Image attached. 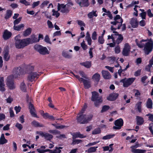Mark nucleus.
<instances>
[{
    "mask_svg": "<svg viewBox=\"0 0 153 153\" xmlns=\"http://www.w3.org/2000/svg\"><path fill=\"white\" fill-rule=\"evenodd\" d=\"M17 67L15 68L14 70H15V74L16 75H20L25 74H30L34 71V66L30 65H26L23 67Z\"/></svg>",
    "mask_w": 153,
    "mask_h": 153,
    "instance_id": "f257e3e1",
    "label": "nucleus"
},
{
    "mask_svg": "<svg viewBox=\"0 0 153 153\" xmlns=\"http://www.w3.org/2000/svg\"><path fill=\"white\" fill-rule=\"evenodd\" d=\"M19 36H17L15 37V46L17 49L23 48L26 46L29 45L27 42L28 40L26 38L22 39H19Z\"/></svg>",
    "mask_w": 153,
    "mask_h": 153,
    "instance_id": "f03ea898",
    "label": "nucleus"
},
{
    "mask_svg": "<svg viewBox=\"0 0 153 153\" xmlns=\"http://www.w3.org/2000/svg\"><path fill=\"white\" fill-rule=\"evenodd\" d=\"M86 117V114H80L77 115L76 120L77 122L82 124L87 123L89 121L91 120L93 116L91 114L87 118Z\"/></svg>",
    "mask_w": 153,
    "mask_h": 153,
    "instance_id": "7ed1b4c3",
    "label": "nucleus"
},
{
    "mask_svg": "<svg viewBox=\"0 0 153 153\" xmlns=\"http://www.w3.org/2000/svg\"><path fill=\"white\" fill-rule=\"evenodd\" d=\"M153 49V41L150 39L146 43L143 49L145 54H149L152 51Z\"/></svg>",
    "mask_w": 153,
    "mask_h": 153,
    "instance_id": "20e7f679",
    "label": "nucleus"
},
{
    "mask_svg": "<svg viewBox=\"0 0 153 153\" xmlns=\"http://www.w3.org/2000/svg\"><path fill=\"white\" fill-rule=\"evenodd\" d=\"M6 84L8 88L10 90L16 88V86L14 83L13 76V75H10L7 77Z\"/></svg>",
    "mask_w": 153,
    "mask_h": 153,
    "instance_id": "39448f33",
    "label": "nucleus"
},
{
    "mask_svg": "<svg viewBox=\"0 0 153 153\" xmlns=\"http://www.w3.org/2000/svg\"><path fill=\"white\" fill-rule=\"evenodd\" d=\"M135 79L136 78L134 77H131L128 78H125L121 79L120 81V82L123 83V86L124 87L126 88L131 85L134 82Z\"/></svg>",
    "mask_w": 153,
    "mask_h": 153,
    "instance_id": "423d86ee",
    "label": "nucleus"
},
{
    "mask_svg": "<svg viewBox=\"0 0 153 153\" xmlns=\"http://www.w3.org/2000/svg\"><path fill=\"white\" fill-rule=\"evenodd\" d=\"M114 124L115 126L113 127V129L115 130H119L123 126V121L121 118L117 120L114 121Z\"/></svg>",
    "mask_w": 153,
    "mask_h": 153,
    "instance_id": "0eeeda50",
    "label": "nucleus"
},
{
    "mask_svg": "<svg viewBox=\"0 0 153 153\" xmlns=\"http://www.w3.org/2000/svg\"><path fill=\"white\" fill-rule=\"evenodd\" d=\"M36 150L39 153H44L48 152H49L50 153H60L61 152V150L58 149L57 147H55V149L54 150H52L50 149H36Z\"/></svg>",
    "mask_w": 153,
    "mask_h": 153,
    "instance_id": "6e6552de",
    "label": "nucleus"
},
{
    "mask_svg": "<svg viewBox=\"0 0 153 153\" xmlns=\"http://www.w3.org/2000/svg\"><path fill=\"white\" fill-rule=\"evenodd\" d=\"M36 134H39L42 137H44L45 139L47 140L50 141L53 137V136L52 135L46 132H44L42 131H37Z\"/></svg>",
    "mask_w": 153,
    "mask_h": 153,
    "instance_id": "1a4fd4ad",
    "label": "nucleus"
},
{
    "mask_svg": "<svg viewBox=\"0 0 153 153\" xmlns=\"http://www.w3.org/2000/svg\"><path fill=\"white\" fill-rule=\"evenodd\" d=\"M28 108L29 109L30 114L33 117L39 118V117L37 116L35 112L36 110L34 106L31 102H30L28 104Z\"/></svg>",
    "mask_w": 153,
    "mask_h": 153,
    "instance_id": "9d476101",
    "label": "nucleus"
},
{
    "mask_svg": "<svg viewBox=\"0 0 153 153\" xmlns=\"http://www.w3.org/2000/svg\"><path fill=\"white\" fill-rule=\"evenodd\" d=\"M130 47L128 43H126L122 51V54L124 56H127L129 55Z\"/></svg>",
    "mask_w": 153,
    "mask_h": 153,
    "instance_id": "9b49d317",
    "label": "nucleus"
},
{
    "mask_svg": "<svg viewBox=\"0 0 153 153\" xmlns=\"http://www.w3.org/2000/svg\"><path fill=\"white\" fill-rule=\"evenodd\" d=\"M40 75L36 72L31 73L28 75L27 79L29 81L32 82L34 80L35 78H38Z\"/></svg>",
    "mask_w": 153,
    "mask_h": 153,
    "instance_id": "f8f14e48",
    "label": "nucleus"
},
{
    "mask_svg": "<svg viewBox=\"0 0 153 153\" xmlns=\"http://www.w3.org/2000/svg\"><path fill=\"white\" fill-rule=\"evenodd\" d=\"M75 1L81 7H88L90 4L88 0H75Z\"/></svg>",
    "mask_w": 153,
    "mask_h": 153,
    "instance_id": "ddd939ff",
    "label": "nucleus"
},
{
    "mask_svg": "<svg viewBox=\"0 0 153 153\" xmlns=\"http://www.w3.org/2000/svg\"><path fill=\"white\" fill-rule=\"evenodd\" d=\"M113 33H114V35L118 36L116 40H115V43L118 45L123 41V36L122 34H119L117 31H114L113 32Z\"/></svg>",
    "mask_w": 153,
    "mask_h": 153,
    "instance_id": "4468645a",
    "label": "nucleus"
},
{
    "mask_svg": "<svg viewBox=\"0 0 153 153\" xmlns=\"http://www.w3.org/2000/svg\"><path fill=\"white\" fill-rule=\"evenodd\" d=\"M26 39L28 40V42H27L28 45L39 41V39H38L37 38L34 34L32 35L31 36V38H27Z\"/></svg>",
    "mask_w": 153,
    "mask_h": 153,
    "instance_id": "2eb2a0df",
    "label": "nucleus"
},
{
    "mask_svg": "<svg viewBox=\"0 0 153 153\" xmlns=\"http://www.w3.org/2000/svg\"><path fill=\"white\" fill-rule=\"evenodd\" d=\"M119 95L118 93L113 92L109 94L107 97V99L109 101H114L117 99Z\"/></svg>",
    "mask_w": 153,
    "mask_h": 153,
    "instance_id": "dca6fc26",
    "label": "nucleus"
},
{
    "mask_svg": "<svg viewBox=\"0 0 153 153\" xmlns=\"http://www.w3.org/2000/svg\"><path fill=\"white\" fill-rule=\"evenodd\" d=\"M137 147L136 145H134L131 146V152L133 153H145L146 150L143 149H134V148Z\"/></svg>",
    "mask_w": 153,
    "mask_h": 153,
    "instance_id": "f3484780",
    "label": "nucleus"
},
{
    "mask_svg": "<svg viewBox=\"0 0 153 153\" xmlns=\"http://www.w3.org/2000/svg\"><path fill=\"white\" fill-rule=\"evenodd\" d=\"M11 33L7 30L4 31L3 34V37L4 40H7L9 39L11 36Z\"/></svg>",
    "mask_w": 153,
    "mask_h": 153,
    "instance_id": "a211bd4d",
    "label": "nucleus"
},
{
    "mask_svg": "<svg viewBox=\"0 0 153 153\" xmlns=\"http://www.w3.org/2000/svg\"><path fill=\"white\" fill-rule=\"evenodd\" d=\"M130 24L133 28L137 27L138 25V22L137 19L135 18H132L130 21Z\"/></svg>",
    "mask_w": 153,
    "mask_h": 153,
    "instance_id": "6ab92c4d",
    "label": "nucleus"
},
{
    "mask_svg": "<svg viewBox=\"0 0 153 153\" xmlns=\"http://www.w3.org/2000/svg\"><path fill=\"white\" fill-rule=\"evenodd\" d=\"M102 73L103 78L105 79H108L111 78V75L110 73L107 71L102 70Z\"/></svg>",
    "mask_w": 153,
    "mask_h": 153,
    "instance_id": "aec40b11",
    "label": "nucleus"
},
{
    "mask_svg": "<svg viewBox=\"0 0 153 153\" xmlns=\"http://www.w3.org/2000/svg\"><path fill=\"white\" fill-rule=\"evenodd\" d=\"M5 85L4 83V78L3 77L0 78V91L3 92L5 90Z\"/></svg>",
    "mask_w": 153,
    "mask_h": 153,
    "instance_id": "412c9836",
    "label": "nucleus"
},
{
    "mask_svg": "<svg viewBox=\"0 0 153 153\" xmlns=\"http://www.w3.org/2000/svg\"><path fill=\"white\" fill-rule=\"evenodd\" d=\"M3 53L4 59L6 61H8L10 58L9 50L7 49H5L3 51Z\"/></svg>",
    "mask_w": 153,
    "mask_h": 153,
    "instance_id": "4be33fe9",
    "label": "nucleus"
},
{
    "mask_svg": "<svg viewBox=\"0 0 153 153\" xmlns=\"http://www.w3.org/2000/svg\"><path fill=\"white\" fill-rule=\"evenodd\" d=\"M82 82L83 83L85 88L88 89L91 87V83L90 81L83 79Z\"/></svg>",
    "mask_w": 153,
    "mask_h": 153,
    "instance_id": "5701e85b",
    "label": "nucleus"
},
{
    "mask_svg": "<svg viewBox=\"0 0 153 153\" xmlns=\"http://www.w3.org/2000/svg\"><path fill=\"white\" fill-rule=\"evenodd\" d=\"M92 78L95 83L97 84L100 79V75L98 73H95L92 76Z\"/></svg>",
    "mask_w": 153,
    "mask_h": 153,
    "instance_id": "b1692460",
    "label": "nucleus"
},
{
    "mask_svg": "<svg viewBox=\"0 0 153 153\" xmlns=\"http://www.w3.org/2000/svg\"><path fill=\"white\" fill-rule=\"evenodd\" d=\"M146 40L142 39L140 40V42H139L137 39H136L135 40V42L137 45L138 46V47L140 48H142L143 47H144L145 45L144 44V43H142V42H146Z\"/></svg>",
    "mask_w": 153,
    "mask_h": 153,
    "instance_id": "393cba45",
    "label": "nucleus"
},
{
    "mask_svg": "<svg viewBox=\"0 0 153 153\" xmlns=\"http://www.w3.org/2000/svg\"><path fill=\"white\" fill-rule=\"evenodd\" d=\"M39 52L40 54L43 55L49 53V52L47 48L43 46H42Z\"/></svg>",
    "mask_w": 153,
    "mask_h": 153,
    "instance_id": "a878e982",
    "label": "nucleus"
},
{
    "mask_svg": "<svg viewBox=\"0 0 153 153\" xmlns=\"http://www.w3.org/2000/svg\"><path fill=\"white\" fill-rule=\"evenodd\" d=\"M97 12V10H93L92 11L89 13L87 15L88 18L91 19L93 18L94 16L97 17L98 16Z\"/></svg>",
    "mask_w": 153,
    "mask_h": 153,
    "instance_id": "bb28decb",
    "label": "nucleus"
},
{
    "mask_svg": "<svg viewBox=\"0 0 153 153\" xmlns=\"http://www.w3.org/2000/svg\"><path fill=\"white\" fill-rule=\"evenodd\" d=\"M92 96L91 98V100L93 101H94L97 100L99 98V93L96 91H93L92 92Z\"/></svg>",
    "mask_w": 153,
    "mask_h": 153,
    "instance_id": "cd10ccee",
    "label": "nucleus"
},
{
    "mask_svg": "<svg viewBox=\"0 0 153 153\" xmlns=\"http://www.w3.org/2000/svg\"><path fill=\"white\" fill-rule=\"evenodd\" d=\"M31 125L35 127H43L44 126L43 125L40 123L39 122L35 120H33L31 123Z\"/></svg>",
    "mask_w": 153,
    "mask_h": 153,
    "instance_id": "c85d7f7f",
    "label": "nucleus"
},
{
    "mask_svg": "<svg viewBox=\"0 0 153 153\" xmlns=\"http://www.w3.org/2000/svg\"><path fill=\"white\" fill-rule=\"evenodd\" d=\"M137 124L138 125H141L144 122L143 118L139 116H136Z\"/></svg>",
    "mask_w": 153,
    "mask_h": 153,
    "instance_id": "c756f323",
    "label": "nucleus"
},
{
    "mask_svg": "<svg viewBox=\"0 0 153 153\" xmlns=\"http://www.w3.org/2000/svg\"><path fill=\"white\" fill-rule=\"evenodd\" d=\"M7 141L8 140L5 138L4 134H2L0 138V144H4L7 143Z\"/></svg>",
    "mask_w": 153,
    "mask_h": 153,
    "instance_id": "7c9ffc66",
    "label": "nucleus"
},
{
    "mask_svg": "<svg viewBox=\"0 0 153 153\" xmlns=\"http://www.w3.org/2000/svg\"><path fill=\"white\" fill-rule=\"evenodd\" d=\"M25 25L23 24H21L19 25H14L13 29L15 30L19 31L23 30Z\"/></svg>",
    "mask_w": 153,
    "mask_h": 153,
    "instance_id": "2f4dec72",
    "label": "nucleus"
},
{
    "mask_svg": "<svg viewBox=\"0 0 153 153\" xmlns=\"http://www.w3.org/2000/svg\"><path fill=\"white\" fill-rule=\"evenodd\" d=\"M153 103L151 99L149 98L146 103V107L149 109H152V108Z\"/></svg>",
    "mask_w": 153,
    "mask_h": 153,
    "instance_id": "473e14b6",
    "label": "nucleus"
},
{
    "mask_svg": "<svg viewBox=\"0 0 153 153\" xmlns=\"http://www.w3.org/2000/svg\"><path fill=\"white\" fill-rule=\"evenodd\" d=\"M32 31V29L31 28H28L25 30L23 32V36L25 37H26L30 35Z\"/></svg>",
    "mask_w": 153,
    "mask_h": 153,
    "instance_id": "72a5a7b5",
    "label": "nucleus"
},
{
    "mask_svg": "<svg viewBox=\"0 0 153 153\" xmlns=\"http://www.w3.org/2000/svg\"><path fill=\"white\" fill-rule=\"evenodd\" d=\"M80 64L87 68H89L91 65V62L90 61H86L85 62H81L80 63Z\"/></svg>",
    "mask_w": 153,
    "mask_h": 153,
    "instance_id": "f704fd0d",
    "label": "nucleus"
},
{
    "mask_svg": "<svg viewBox=\"0 0 153 153\" xmlns=\"http://www.w3.org/2000/svg\"><path fill=\"white\" fill-rule=\"evenodd\" d=\"M12 12L10 10H7L6 11V13L4 17V18L7 19L10 18L12 15Z\"/></svg>",
    "mask_w": 153,
    "mask_h": 153,
    "instance_id": "c9c22d12",
    "label": "nucleus"
},
{
    "mask_svg": "<svg viewBox=\"0 0 153 153\" xmlns=\"http://www.w3.org/2000/svg\"><path fill=\"white\" fill-rule=\"evenodd\" d=\"M20 88L23 92H26L27 91L25 83L24 82H21L20 85Z\"/></svg>",
    "mask_w": 153,
    "mask_h": 153,
    "instance_id": "e433bc0d",
    "label": "nucleus"
},
{
    "mask_svg": "<svg viewBox=\"0 0 153 153\" xmlns=\"http://www.w3.org/2000/svg\"><path fill=\"white\" fill-rule=\"evenodd\" d=\"M102 101V100L101 97H100L98 100L94 101L95 106L96 107H98Z\"/></svg>",
    "mask_w": 153,
    "mask_h": 153,
    "instance_id": "4c0bfd02",
    "label": "nucleus"
},
{
    "mask_svg": "<svg viewBox=\"0 0 153 153\" xmlns=\"http://www.w3.org/2000/svg\"><path fill=\"white\" fill-rule=\"evenodd\" d=\"M98 148V146H94L89 148L87 150L85 151L88 153L93 152L96 151V149Z\"/></svg>",
    "mask_w": 153,
    "mask_h": 153,
    "instance_id": "58836bf2",
    "label": "nucleus"
},
{
    "mask_svg": "<svg viewBox=\"0 0 153 153\" xmlns=\"http://www.w3.org/2000/svg\"><path fill=\"white\" fill-rule=\"evenodd\" d=\"M142 102L139 101L137 102L136 104V106L137 107V108L138 109V111L139 112H141L142 111L141 106Z\"/></svg>",
    "mask_w": 153,
    "mask_h": 153,
    "instance_id": "ea45409f",
    "label": "nucleus"
},
{
    "mask_svg": "<svg viewBox=\"0 0 153 153\" xmlns=\"http://www.w3.org/2000/svg\"><path fill=\"white\" fill-rule=\"evenodd\" d=\"M115 134H109L106 136H105L102 137V139L103 140H107L110 139L111 138H113Z\"/></svg>",
    "mask_w": 153,
    "mask_h": 153,
    "instance_id": "a19ab883",
    "label": "nucleus"
},
{
    "mask_svg": "<svg viewBox=\"0 0 153 153\" xmlns=\"http://www.w3.org/2000/svg\"><path fill=\"white\" fill-rule=\"evenodd\" d=\"M101 129L100 128H98L95 129L92 131V134H100L101 133Z\"/></svg>",
    "mask_w": 153,
    "mask_h": 153,
    "instance_id": "79ce46f5",
    "label": "nucleus"
},
{
    "mask_svg": "<svg viewBox=\"0 0 153 153\" xmlns=\"http://www.w3.org/2000/svg\"><path fill=\"white\" fill-rule=\"evenodd\" d=\"M110 107L108 105H103L102 108V109L101 111V113L105 112L109 109Z\"/></svg>",
    "mask_w": 153,
    "mask_h": 153,
    "instance_id": "37998d69",
    "label": "nucleus"
},
{
    "mask_svg": "<svg viewBox=\"0 0 153 153\" xmlns=\"http://www.w3.org/2000/svg\"><path fill=\"white\" fill-rule=\"evenodd\" d=\"M59 124L52 123L51 125L58 129H62L65 128V126L63 125L59 126Z\"/></svg>",
    "mask_w": 153,
    "mask_h": 153,
    "instance_id": "c03bdc74",
    "label": "nucleus"
},
{
    "mask_svg": "<svg viewBox=\"0 0 153 153\" xmlns=\"http://www.w3.org/2000/svg\"><path fill=\"white\" fill-rule=\"evenodd\" d=\"M49 132L55 135L57 134H60V133L59 131L56 129L50 130L49 131Z\"/></svg>",
    "mask_w": 153,
    "mask_h": 153,
    "instance_id": "a18cd8bd",
    "label": "nucleus"
},
{
    "mask_svg": "<svg viewBox=\"0 0 153 153\" xmlns=\"http://www.w3.org/2000/svg\"><path fill=\"white\" fill-rule=\"evenodd\" d=\"M73 139V141L71 144L73 145L78 144L82 142V140H81Z\"/></svg>",
    "mask_w": 153,
    "mask_h": 153,
    "instance_id": "49530a36",
    "label": "nucleus"
},
{
    "mask_svg": "<svg viewBox=\"0 0 153 153\" xmlns=\"http://www.w3.org/2000/svg\"><path fill=\"white\" fill-rule=\"evenodd\" d=\"M66 5H64L63 4H60L59 3H58L57 10L58 11H59L61 8L62 9L65 8L66 7Z\"/></svg>",
    "mask_w": 153,
    "mask_h": 153,
    "instance_id": "de8ad7c7",
    "label": "nucleus"
},
{
    "mask_svg": "<svg viewBox=\"0 0 153 153\" xmlns=\"http://www.w3.org/2000/svg\"><path fill=\"white\" fill-rule=\"evenodd\" d=\"M22 17H19L18 19H16L13 22L14 25H15L18 24L21 21Z\"/></svg>",
    "mask_w": 153,
    "mask_h": 153,
    "instance_id": "09e8293b",
    "label": "nucleus"
},
{
    "mask_svg": "<svg viewBox=\"0 0 153 153\" xmlns=\"http://www.w3.org/2000/svg\"><path fill=\"white\" fill-rule=\"evenodd\" d=\"M62 56L65 58L70 59L71 57V56L69 55L68 53L65 52H62Z\"/></svg>",
    "mask_w": 153,
    "mask_h": 153,
    "instance_id": "8fccbe9b",
    "label": "nucleus"
},
{
    "mask_svg": "<svg viewBox=\"0 0 153 153\" xmlns=\"http://www.w3.org/2000/svg\"><path fill=\"white\" fill-rule=\"evenodd\" d=\"M104 39L102 36H99L98 39V42L100 44H103L104 42Z\"/></svg>",
    "mask_w": 153,
    "mask_h": 153,
    "instance_id": "3c124183",
    "label": "nucleus"
},
{
    "mask_svg": "<svg viewBox=\"0 0 153 153\" xmlns=\"http://www.w3.org/2000/svg\"><path fill=\"white\" fill-rule=\"evenodd\" d=\"M42 46L41 45L36 44L34 45V48L36 51L39 52Z\"/></svg>",
    "mask_w": 153,
    "mask_h": 153,
    "instance_id": "603ef678",
    "label": "nucleus"
},
{
    "mask_svg": "<svg viewBox=\"0 0 153 153\" xmlns=\"http://www.w3.org/2000/svg\"><path fill=\"white\" fill-rule=\"evenodd\" d=\"M53 12L52 15L53 16H56V17L58 18L60 15V13L58 12V11H55L54 9H53L52 10Z\"/></svg>",
    "mask_w": 153,
    "mask_h": 153,
    "instance_id": "864d4df0",
    "label": "nucleus"
},
{
    "mask_svg": "<svg viewBox=\"0 0 153 153\" xmlns=\"http://www.w3.org/2000/svg\"><path fill=\"white\" fill-rule=\"evenodd\" d=\"M97 34L96 31H94L92 34L91 37L93 40H95L97 39Z\"/></svg>",
    "mask_w": 153,
    "mask_h": 153,
    "instance_id": "5fc2aeb1",
    "label": "nucleus"
},
{
    "mask_svg": "<svg viewBox=\"0 0 153 153\" xmlns=\"http://www.w3.org/2000/svg\"><path fill=\"white\" fill-rule=\"evenodd\" d=\"M70 11V9L68 7L62 9L61 12L62 13H68Z\"/></svg>",
    "mask_w": 153,
    "mask_h": 153,
    "instance_id": "6e6d98bb",
    "label": "nucleus"
},
{
    "mask_svg": "<svg viewBox=\"0 0 153 153\" xmlns=\"http://www.w3.org/2000/svg\"><path fill=\"white\" fill-rule=\"evenodd\" d=\"M15 126L18 128L19 131L21 130L23 128L22 125L18 123L16 124Z\"/></svg>",
    "mask_w": 153,
    "mask_h": 153,
    "instance_id": "4d7b16f0",
    "label": "nucleus"
},
{
    "mask_svg": "<svg viewBox=\"0 0 153 153\" xmlns=\"http://www.w3.org/2000/svg\"><path fill=\"white\" fill-rule=\"evenodd\" d=\"M45 41L46 42L50 44H51V43L50 41V38L48 35H47L45 36Z\"/></svg>",
    "mask_w": 153,
    "mask_h": 153,
    "instance_id": "13d9d810",
    "label": "nucleus"
},
{
    "mask_svg": "<svg viewBox=\"0 0 153 153\" xmlns=\"http://www.w3.org/2000/svg\"><path fill=\"white\" fill-rule=\"evenodd\" d=\"M114 51L115 53H116L118 54L120 53V47L119 45L117 46L115 48Z\"/></svg>",
    "mask_w": 153,
    "mask_h": 153,
    "instance_id": "bf43d9fd",
    "label": "nucleus"
},
{
    "mask_svg": "<svg viewBox=\"0 0 153 153\" xmlns=\"http://www.w3.org/2000/svg\"><path fill=\"white\" fill-rule=\"evenodd\" d=\"M77 23L79 25L80 27L82 26H83L85 27V24L81 20H78L77 21Z\"/></svg>",
    "mask_w": 153,
    "mask_h": 153,
    "instance_id": "052dcab7",
    "label": "nucleus"
},
{
    "mask_svg": "<svg viewBox=\"0 0 153 153\" xmlns=\"http://www.w3.org/2000/svg\"><path fill=\"white\" fill-rule=\"evenodd\" d=\"M79 74L82 77H83L85 79H87V77L86 75L84 73V72L82 71H79Z\"/></svg>",
    "mask_w": 153,
    "mask_h": 153,
    "instance_id": "680f3d73",
    "label": "nucleus"
},
{
    "mask_svg": "<svg viewBox=\"0 0 153 153\" xmlns=\"http://www.w3.org/2000/svg\"><path fill=\"white\" fill-rule=\"evenodd\" d=\"M20 2L25 4L26 6L29 5L30 4V2L27 1L26 0H20Z\"/></svg>",
    "mask_w": 153,
    "mask_h": 153,
    "instance_id": "e2e57ef3",
    "label": "nucleus"
},
{
    "mask_svg": "<svg viewBox=\"0 0 153 153\" xmlns=\"http://www.w3.org/2000/svg\"><path fill=\"white\" fill-rule=\"evenodd\" d=\"M81 45L84 50H85L87 48V46L84 42H82L81 44Z\"/></svg>",
    "mask_w": 153,
    "mask_h": 153,
    "instance_id": "0e129e2a",
    "label": "nucleus"
},
{
    "mask_svg": "<svg viewBox=\"0 0 153 153\" xmlns=\"http://www.w3.org/2000/svg\"><path fill=\"white\" fill-rule=\"evenodd\" d=\"M48 27L50 28H52L53 27V25L52 22L48 20L47 22Z\"/></svg>",
    "mask_w": 153,
    "mask_h": 153,
    "instance_id": "69168bd1",
    "label": "nucleus"
},
{
    "mask_svg": "<svg viewBox=\"0 0 153 153\" xmlns=\"http://www.w3.org/2000/svg\"><path fill=\"white\" fill-rule=\"evenodd\" d=\"M49 3V1H44L41 5V7L43 8L45 6L47 5Z\"/></svg>",
    "mask_w": 153,
    "mask_h": 153,
    "instance_id": "338daca9",
    "label": "nucleus"
},
{
    "mask_svg": "<svg viewBox=\"0 0 153 153\" xmlns=\"http://www.w3.org/2000/svg\"><path fill=\"white\" fill-rule=\"evenodd\" d=\"M141 70L139 69L134 72V75L136 76H139L141 73Z\"/></svg>",
    "mask_w": 153,
    "mask_h": 153,
    "instance_id": "774afa93",
    "label": "nucleus"
}]
</instances>
